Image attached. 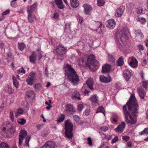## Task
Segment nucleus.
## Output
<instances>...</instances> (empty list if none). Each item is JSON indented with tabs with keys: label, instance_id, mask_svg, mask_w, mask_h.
I'll use <instances>...</instances> for the list:
<instances>
[{
	"label": "nucleus",
	"instance_id": "obj_25",
	"mask_svg": "<svg viewBox=\"0 0 148 148\" xmlns=\"http://www.w3.org/2000/svg\"><path fill=\"white\" fill-rule=\"evenodd\" d=\"M71 6L74 8L77 7L79 5L78 0H70Z\"/></svg>",
	"mask_w": 148,
	"mask_h": 148
},
{
	"label": "nucleus",
	"instance_id": "obj_40",
	"mask_svg": "<svg viewBox=\"0 0 148 148\" xmlns=\"http://www.w3.org/2000/svg\"><path fill=\"white\" fill-rule=\"evenodd\" d=\"M0 148H9L8 145L4 142L0 144Z\"/></svg>",
	"mask_w": 148,
	"mask_h": 148
},
{
	"label": "nucleus",
	"instance_id": "obj_43",
	"mask_svg": "<svg viewBox=\"0 0 148 148\" xmlns=\"http://www.w3.org/2000/svg\"><path fill=\"white\" fill-rule=\"evenodd\" d=\"M142 86L146 90L148 88V82L147 81H143L142 82Z\"/></svg>",
	"mask_w": 148,
	"mask_h": 148
},
{
	"label": "nucleus",
	"instance_id": "obj_49",
	"mask_svg": "<svg viewBox=\"0 0 148 148\" xmlns=\"http://www.w3.org/2000/svg\"><path fill=\"white\" fill-rule=\"evenodd\" d=\"M41 86L39 84H35L34 86V88L38 90L40 89Z\"/></svg>",
	"mask_w": 148,
	"mask_h": 148
},
{
	"label": "nucleus",
	"instance_id": "obj_62",
	"mask_svg": "<svg viewBox=\"0 0 148 148\" xmlns=\"http://www.w3.org/2000/svg\"><path fill=\"white\" fill-rule=\"evenodd\" d=\"M19 71L20 73H23L24 74H25V70H24L23 68L20 69V70H19Z\"/></svg>",
	"mask_w": 148,
	"mask_h": 148
},
{
	"label": "nucleus",
	"instance_id": "obj_59",
	"mask_svg": "<svg viewBox=\"0 0 148 148\" xmlns=\"http://www.w3.org/2000/svg\"><path fill=\"white\" fill-rule=\"evenodd\" d=\"M138 47L140 50H142L144 49V47L143 45H138Z\"/></svg>",
	"mask_w": 148,
	"mask_h": 148
},
{
	"label": "nucleus",
	"instance_id": "obj_51",
	"mask_svg": "<svg viewBox=\"0 0 148 148\" xmlns=\"http://www.w3.org/2000/svg\"><path fill=\"white\" fill-rule=\"evenodd\" d=\"M10 116L11 120L13 121L14 120V115L13 112L12 111H10Z\"/></svg>",
	"mask_w": 148,
	"mask_h": 148
},
{
	"label": "nucleus",
	"instance_id": "obj_34",
	"mask_svg": "<svg viewBox=\"0 0 148 148\" xmlns=\"http://www.w3.org/2000/svg\"><path fill=\"white\" fill-rule=\"evenodd\" d=\"M101 112L103 113L104 115H105V110L103 107L101 106H100L97 110L96 113Z\"/></svg>",
	"mask_w": 148,
	"mask_h": 148
},
{
	"label": "nucleus",
	"instance_id": "obj_45",
	"mask_svg": "<svg viewBox=\"0 0 148 148\" xmlns=\"http://www.w3.org/2000/svg\"><path fill=\"white\" fill-rule=\"evenodd\" d=\"M18 122L21 125H24L26 123V120L24 119H21L18 121Z\"/></svg>",
	"mask_w": 148,
	"mask_h": 148
},
{
	"label": "nucleus",
	"instance_id": "obj_58",
	"mask_svg": "<svg viewBox=\"0 0 148 148\" xmlns=\"http://www.w3.org/2000/svg\"><path fill=\"white\" fill-rule=\"evenodd\" d=\"M90 113V110L89 109H87L85 111V114L86 116L89 115Z\"/></svg>",
	"mask_w": 148,
	"mask_h": 148
},
{
	"label": "nucleus",
	"instance_id": "obj_16",
	"mask_svg": "<svg viewBox=\"0 0 148 148\" xmlns=\"http://www.w3.org/2000/svg\"><path fill=\"white\" fill-rule=\"evenodd\" d=\"M123 77L126 81H128L131 76V72L128 69L125 70L123 72Z\"/></svg>",
	"mask_w": 148,
	"mask_h": 148
},
{
	"label": "nucleus",
	"instance_id": "obj_36",
	"mask_svg": "<svg viewBox=\"0 0 148 148\" xmlns=\"http://www.w3.org/2000/svg\"><path fill=\"white\" fill-rule=\"evenodd\" d=\"M30 138L31 136L29 135H28L26 137L25 141V144H24L25 146H27L28 147H29V142L30 140Z\"/></svg>",
	"mask_w": 148,
	"mask_h": 148
},
{
	"label": "nucleus",
	"instance_id": "obj_24",
	"mask_svg": "<svg viewBox=\"0 0 148 148\" xmlns=\"http://www.w3.org/2000/svg\"><path fill=\"white\" fill-rule=\"evenodd\" d=\"M110 66L107 64H106L102 67V71L103 73H106L110 70Z\"/></svg>",
	"mask_w": 148,
	"mask_h": 148
},
{
	"label": "nucleus",
	"instance_id": "obj_47",
	"mask_svg": "<svg viewBox=\"0 0 148 148\" xmlns=\"http://www.w3.org/2000/svg\"><path fill=\"white\" fill-rule=\"evenodd\" d=\"M84 108L83 105L82 104H79L78 105L77 110L79 111H81Z\"/></svg>",
	"mask_w": 148,
	"mask_h": 148
},
{
	"label": "nucleus",
	"instance_id": "obj_64",
	"mask_svg": "<svg viewBox=\"0 0 148 148\" xmlns=\"http://www.w3.org/2000/svg\"><path fill=\"white\" fill-rule=\"evenodd\" d=\"M42 125H37L36 127L37 129L38 130H40L42 127Z\"/></svg>",
	"mask_w": 148,
	"mask_h": 148
},
{
	"label": "nucleus",
	"instance_id": "obj_60",
	"mask_svg": "<svg viewBox=\"0 0 148 148\" xmlns=\"http://www.w3.org/2000/svg\"><path fill=\"white\" fill-rule=\"evenodd\" d=\"M59 17V15L58 13L56 12L53 14V18L55 19L58 18Z\"/></svg>",
	"mask_w": 148,
	"mask_h": 148
},
{
	"label": "nucleus",
	"instance_id": "obj_30",
	"mask_svg": "<svg viewBox=\"0 0 148 148\" xmlns=\"http://www.w3.org/2000/svg\"><path fill=\"white\" fill-rule=\"evenodd\" d=\"M23 109L22 108H19L17 109L15 113V116L16 118H17L19 115L23 114Z\"/></svg>",
	"mask_w": 148,
	"mask_h": 148
},
{
	"label": "nucleus",
	"instance_id": "obj_12",
	"mask_svg": "<svg viewBox=\"0 0 148 148\" xmlns=\"http://www.w3.org/2000/svg\"><path fill=\"white\" fill-rule=\"evenodd\" d=\"M56 143L53 141H47L42 147L41 148H55Z\"/></svg>",
	"mask_w": 148,
	"mask_h": 148
},
{
	"label": "nucleus",
	"instance_id": "obj_52",
	"mask_svg": "<svg viewBox=\"0 0 148 148\" xmlns=\"http://www.w3.org/2000/svg\"><path fill=\"white\" fill-rule=\"evenodd\" d=\"M118 140V138L117 136H116L112 140L111 143L112 144L115 143Z\"/></svg>",
	"mask_w": 148,
	"mask_h": 148
},
{
	"label": "nucleus",
	"instance_id": "obj_32",
	"mask_svg": "<svg viewBox=\"0 0 148 148\" xmlns=\"http://www.w3.org/2000/svg\"><path fill=\"white\" fill-rule=\"evenodd\" d=\"M123 57L121 56L119 57L117 61V65L119 66H121L123 65L124 63Z\"/></svg>",
	"mask_w": 148,
	"mask_h": 148
},
{
	"label": "nucleus",
	"instance_id": "obj_27",
	"mask_svg": "<svg viewBox=\"0 0 148 148\" xmlns=\"http://www.w3.org/2000/svg\"><path fill=\"white\" fill-rule=\"evenodd\" d=\"M73 97L75 98L78 100H80V94L79 92L77 91H75L72 92V94Z\"/></svg>",
	"mask_w": 148,
	"mask_h": 148
},
{
	"label": "nucleus",
	"instance_id": "obj_15",
	"mask_svg": "<svg viewBox=\"0 0 148 148\" xmlns=\"http://www.w3.org/2000/svg\"><path fill=\"white\" fill-rule=\"evenodd\" d=\"M83 6L84 10V12L86 14H89L92 9L91 6L87 4H84Z\"/></svg>",
	"mask_w": 148,
	"mask_h": 148
},
{
	"label": "nucleus",
	"instance_id": "obj_37",
	"mask_svg": "<svg viewBox=\"0 0 148 148\" xmlns=\"http://www.w3.org/2000/svg\"><path fill=\"white\" fill-rule=\"evenodd\" d=\"M137 13L138 14H144L145 13V9L142 7H139L137 9Z\"/></svg>",
	"mask_w": 148,
	"mask_h": 148
},
{
	"label": "nucleus",
	"instance_id": "obj_6",
	"mask_svg": "<svg viewBox=\"0 0 148 148\" xmlns=\"http://www.w3.org/2000/svg\"><path fill=\"white\" fill-rule=\"evenodd\" d=\"M56 51L58 56L62 57L64 55L66 52V50L63 46L59 45L57 47Z\"/></svg>",
	"mask_w": 148,
	"mask_h": 148
},
{
	"label": "nucleus",
	"instance_id": "obj_19",
	"mask_svg": "<svg viewBox=\"0 0 148 148\" xmlns=\"http://www.w3.org/2000/svg\"><path fill=\"white\" fill-rule=\"evenodd\" d=\"M36 57V54L35 52H33L32 54L29 57L30 61L32 63H35L37 58Z\"/></svg>",
	"mask_w": 148,
	"mask_h": 148
},
{
	"label": "nucleus",
	"instance_id": "obj_63",
	"mask_svg": "<svg viewBox=\"0 0 148 148\" xmlns=\"http://www.w3.org/2000/svg\"><path fill=\"white\" fill-rule=\"evenodd\" d=\"M117 121V119L116 118H113L112 119V122L113 123H115Z\"/></svg>",
	"mask_w": 148,
	"mask_h": 148
},
{
	"label": "nucleus",
	"instance_id": "obj_50",
	"mask_svg": "<svg viewBox=\"0 0 148 148\" xmlns=\"http://www.w3.org/2000/svg\"><path fill=\"white\" fill-rule=\"evenodd\" d=\"M130 65L133 68H135L137 66V64H135L134 62L133 61H131L129 63Z\"/></svg>",
	"mask_w": 148,
	"mask_h": 148
},
{
	"label": "nucleus",
	"instance_id": "obj_39",
	"mask_svg": "<svg viewBox=\"0 0 148 148\" xmlns=\"http://www.w3.org/2000/svg\"><path fill=\"white\" fill-rule=\"evenodd\" d=\"M25 47V46L24 43H19L18 48L20 51H23Z\"/></svg>",
	"mask_w": 148,
	"mask_h": 148
},
{
	"label": "nucleus",
	"instance_id": "obj_11",
	"mask_svg": "<svg viewBox=\"0 0 148 148\" xmlns=\"http://www.w3.org/2000/svg\"><path fill=\"white\" fill-rule=\"evenodd\" d=\"M94 25L97 28L94 29V30L96 31L98 33L101 34L102 32V28H104L101 23L100 22H98L97 23H95Z\"/></svg>",
	"mask_w": 148,
	"mask_h": 148
},
{
	"label": "nucleus",
	"instance_id": "obj_17",
	"mask_svg": "<svg viewBox=\"0 0 148 148\" xmlns=\"http://www.w3.org/2000/svg\"><path fill=\"white\" fill-rule=\"evenodd\" d=\"M66 111L67 112H70L71 114L74 112V108L73 106L70 104H69L66 105Z\"/></svg>",
	"mask_w": 148,
	"mask_h": 148
},
{
	"label": "nucleus",
	"instance_id": "obj_42",
	"mask_svg": "<svg viewBox=\"0 0 148 148\" xmlns=\"http://www.w3.org/2000/svg\"><path fill=\"white\" fill-rule=\"evenodd\" d=\"M140 135H142L145 134H148V128H145L143 130L139 133Z\"/></svg>",
	"mask_w": 148,
	"mask_h": 148
},
{
	"label": "nucleus",
	"instance_id": "obj_4",
	"mask_svg": "<svg viewBox=\"0 0 148 148\" xmlns=\"http://www.w3.org/2000/svg\"><path fill=\"white\" fill-rule=\"evenodd\" d=\"M128 33V29L126 28L123 27L121 30L119 32V38L118 36L116 38L117 40V44L118 46L120 49L122 46L121 43L125 39H126V37Z\"/></svg>",
	"mask_w": 148,
	"mask_h": 148
},
{
	"label": "nucleus",
	"instance_id": "obj_38",
	"mask_svg": "<svg viewBox=\"0 0 148 148\" xmlns=\"http://www.w3.org/2000/svg\"><path fill=\"white\" fill-rule=\"evenodd\" d=\"M65 119L64 115L62 114H61V116L57 120V121L58 123L61 122L63 121Z\"/></svg>",
	"mask_w": 148,
	"mask_h": 148
},
{
	"label": "nucleus",
	"instance_id": "obj_35",
	"mask_svg": "<svg viewBox=\"0 0 148 148\" xmlns=\"http://www.w3.org/2000/svg\"><path fill=\"white\" fill-rule=\"evenodd\" d=\"M64 29L65 32H70L71 31V24L70 23L66 24Z\"/></svg>",
	"mask_w": 148,
	"mask_h": 148
},
{
	"label": "nucleus",
	"instance_id": "obj_26",
	"mask_svg": "<svg viewBox=\"0 0 148 148\" xmlns=\"http://www.w3.org/2000/svg\"><path fill=\"white\" fill-rule=\"evenodd\" d=\"M27 19L28 21L30 23H32L34 21V18L32 16V13L29 12V10L27 11Z\"/></svg>",
	"mask_w": 148,
	"mask_h": 148
},
{
	"label": "nucleus",
	"instance_id": "obj_57",
	"mask_svg": "<svg viewBox=\"0 0 148 148\" xmlns=\"http://www.w3.org/2000/svg\"><path fill=\"white\" fill-rule=\"evenodd\" d=\"M10 12V10L9 9H8L6 10L2 14V15L3 16L5 15H6L9 13Z\"/></svg>",
	"mask_w": 148,
	"mask_h": 148
},
{
	"label": "nucleus",
	"instance_id": "obj_20",
	"mask_svg": "<svg viewBox=\"0 0 148 148\" xmlns=\"http://www.w3.org/2000/svg\"><path fill=\"white\" fill-rule=\"evenodd\" d=\"M4 91L9 94H11L13 93L14 90L11 86L7 85L4 87Z\"/></svg>",
	"mask_w": 148,
	"mask_h": 148
},
{
	"label": "nucleus",
	"instance_id": "obj_44",
	"mask_svg": "<svg viewBox=\"0 0 148 148\" xmlns=\"http://www.w3.org/2000/svg\"><path fill=\"white\" fill-rule=\"evenodd\" d=\"M105 1L104 0H98L97 4L99 6H103L105 4Z\"/></svg>",
	"mask_w": 148,
	"mask_h": 148
},
{
	"label": "nucleus",
	"instance_id": "obj_48",
	"mask_svg": "<svg viewBox=\"0 0 148 148\" xmlns=\"http://www.w3.org/2000/svg\"><path fill=\"white\" fill-rule=\"evenodd\" d=\"M100 129L103 131L105 132L108 130V127L106 126H103L100 127Z\"/></svg>",
	"mask_w": 148,
	"mask_h": 148
},
{
	"label": "nucleus",
	"instance_id": "obj_18",
	"mask_svg": "<svg viewBox=\"0 0 148 148\" xmlns=\"http://www.w3.org/2000/svg\"><path fill=\"white\" fill-rule=\"evenodd\" d=\"M86 83L89 88L91 90H93L94 82L93 79L92 78H89L86 81Z\"/></svg>",
	"mask_w": 148,
	"mask_h": 148
},
{
	"label": "nucleus",
	"instance_id": "obj_3",
	"mask_svg": "<svg viewBox=\"0 0 148 148\" xmlns=\"http://www.w3.org/2000/svg\"><path fill=\"white\" fill-rule=\"evenodd\" d=\"M94 55L91 54L88 58L86 66L88 67L91 70L95 71L99 68V64L98 61L94 59Z\"/></svg>",
	"mask_w": 148,
	"mask_h": 148
},
{
	"label": "nucleus",
	"instance_id": "obj_2",
	"mask_svg": "<svg viewBox=\"0 0 148 148\" xmlns=\"http://www.w3.org/2000/svg\"><path fill=\"white\" fill-rule=\"evenodd\" d=\"M66 73L67 77L73 85H75L79 81V77L76 72L71 65H66Z\"/></svg>",
	"mask_w": 148,
	"mask_h": 148
},
{
	"label": "nucleus",
	"instance_id": "obj_29",
	"mask_svg": "<svg viewBox=\"0 0 148 148\" xmlns=\"http://www.w3.org/2000/svg\"><path fill=\"white\" fill-rule=\"evenodd\" d=\"M90 101L93 103H98V100L97 98V96L96 95H92L90 98Z\"/></svg>",
	"mask_w": 148,
	"mask_h": 148
},
{
	"label": "nucleus",
	"instance_id": "obj_33",
	"mask_svg": "<svg viewBox=\"0 0 148 148\" xmlns=\"http://www.w3.org/2000/svg\"><path fill=\"white\" fill-rule=\"evenodd\" d=\"M12 79L13 85L16 88H18L19 86L18 82L14 76L12 77Z\"/></svg>",
	"mask_w": 148,
	"mask_h": 148
},
{
	"label": "nucleus",
	"instance_id": "obj_28",
	"mask_svg": "<svg viewBox=\"0 0 148 148\" xmlns=\"http://www.w3.org/2000/svg\"><path fill=\"white\" fill-rule=\"evenodd\" d=\"M54 1L59 9H62L64 8L62 0H54Z\"/></svg>",
	"mask_w": 148,
	"mask_h": 148
},
{
	"label": "nucleus",
	"instance_id": "obj_5",
	"mask_svg": "<svg viewBox=\"0 0 148 148\" xmlns=\"http://www.w3.org/2000/svg\"><path fill=\"white\" fill-rule=\"evenodd\" d=\"M73 125L69 119L66 121L65 123V134L66 137L68 138H71L73 136L72 131Z\"/></svg>",
	"mask_w": 148,
	"mask_h": 148
},
{
	"label": "nucleus",
	"instance_id": "obj_53",
	"mask_svg": "<svg viewBox=\"0 0 148 148\" xmlns=\"http://www.w3.org/2000/svg\"><path fill=\"white\" fill-rule=\"evenodd\" d=\"M73 119L74 120L76 121H78L79 120V116L77 115H75L73 116Z\"/></svg>",
	"mask_w": 148,
	"mask_h": 148
},
{
	"label": "nucleus",
	"instance_id": "obj_21",
	"mask_svg": "<svg viewBox=\"0 0 148 148\" xmlns=\"http://www.w3.org/2000/svg\"><path fill=\"white\" fill-rule=\"evenodd\" d=\"M38 3L37 2H36L34 4L31 5L30 7L29 6H28L27 7V11L28 10H29V12H32V13L33 11L35 9L37 6Z\"/></svg>",
	"mask_w": 148,
	"mask_h": 148
},
{
	"label": "nucleus",
	"instance_id": "obj_46",
	"mask_svg": "<svg viewBox=\"0 0 148 148\" xmlns=\"http://www.w3.org/2000/svg\"><path fill=\"white\" fill-rule=\"evenodd\" d=\"M108 58L112 62L115 61V59L113 56L110 54H108Z\"/></svg>",
	"mask_w": 148,
	"mask_h": 148
},
{
	"label": "nucleus",
	"instance_id": "obj_22",
	"mask_svg": "<svg viewBox=\"0 0 148 148\" xmlns=\"http://www.w3.org/2000/svg\"><path fill=\"white\" fill-rule=\"evenodd\" d=\"M139 96L142 99H144L145 94V92L144 89L142 88H137Z\"/></svg>",
	"mask_w": 148,
	"mask_h": 148
},
{
	"label": "nucleus",
	"instance_id": "obj_55",
	"mask_svg": "<svg viewBox=\"0 0 148 148\" xmlns=\"http://www.w3.org/2000/svg\"><path fill=\"white\" fill-rule=\"evenodd\" d=\"M88 141V145L91 146L92 145V140L90 137H88L87 139Z\"/></svg>",
	"mask_w": 148,
	"mask_h": 148
},
{
	"label": "nucleus",
	"instance_id": "obj_9",
	"mask_svg": "<svg viewBox=\"0 0 148 148\" xmlns=\"http://www.w3.org/2000/svg\"><path fill=\"white\" fill-rule=\"evenodd\" d=\"M100 81L104 83H108L112 81L111 77L109 75L108 77H106L103 75H101L99 77Z\"/></svg>",
	"mask_w": 148,
	"mask_h": 148
},
{
	"label": "nucleus",
	"instance_id": "obj_31",
	"mask_svg": "<svg viewBox=\"0 0 148 148\" xmlns=\"http://www.w3.org/2000/svg\"><path fill=\"white\" fill-rule=\"evenodd\" d=\"M26 94L27 97L29 98L34 96V92L33 91L28 90L26 92Z\"/></svg>",
	"mask_w": 148,
	"mask_h": 148
},
{
	"label": "nucleus",
	"instance_id": "obj_8",
	"mask_svg": "<svg viewBox=\"0 0 148 148\" xmlns=\"http://www.w3.org/2000/svg\"><path fill=\"white\" fill-rule=\"evenodd\" d=\"M35 77V75L34 72H31L29 74V77L26 79L28 84L32 86L33 84V82Z\"/></svg>",
	"mask_w": 148,
	"mask_h": 148
},
{
	"label": "nucleus",
	"instance_id": "obj_23",
	"mask_svg": "<svg viewBox=\"0 0 148 148\" xmlns=\"http://www.w3.org/2000/svg\"><path fill=\"white\" fill-rule=\"evenodd\" d=\"M135 34L136 35L135 37L136 39H138V38L141 39L143 36V34L140 30L135 31Z\"/></svg>",
	"mask_w": 148,
	"mask_h": 148
},
{
	"label": "nucleus",
	"instance_id": "obj_41",
	"mask_svg": "<svg viewBox=\"0 0 148 148\" xmlns=\"http://www.w3.org/2000/svg\"><path fill=\"white\" fill-rule=\"evenodd\" d=\"M82 88L83 89H85V90L84 91H83V95H86V96H88L89 95V92H90V91L89 90H88V89H87V88H86L85 89H84V87L83 86L82 87Z\"/></svg>",
	"mask_w": 148,
	"mask_h": 148
},
{
	"label": "nucleus",
	"instance_id": "obj_56",
	"mask_svg": "<svg viewBox=\"0 0 148 148\" xmlns=\"http://www.w3.org/2000/svg\"><path fill=\"white\" fill-rule=\"evenodd\" d=\"M77 20H78V22L80 23H82L83 21V18L80 16H78L77 18Z\"/></svg>",
	"mask_w": 148,
	"mask_h": 148
},
{
	"label": "nucleus",
	"instance_id": "obj_7",
	"mask_svg": "<svg viewBox=\"0 0 148 148\" xmlns=\"http://www.w3.org/2000/svg\"><path fill=\"white\" fill-rule=\"evenodd\" d=\"M27 132L25 130H21L18 138V144L20 146L21 145L24 138L27 136Z\"/></svg>",
	"mask_w": 148,
	"mask_h": 148
},
{
	"label": "nucleus",
	"instance_id": "obj_1",
	"mask_svg": "<svg viewBox=\"0 0 148 148\" xmlns=\"http://www.w3.org/2000/svg\"><path fill=\"white\" fill-rule=\"evenodd\" d=\"M138 109V106L136 100L133 95H131L129 101L123 108L125 121L127 124L132 125L136 123Z\"/></svg>",
	"mask_w": 148,
	"mask_h": 148
},
{
	"label": "nucleus",
	"instance_id": "obj_13",
	"mask_svg": "<svg viewBox=\"0 0 148 148\" xmlns=\"http://www.w3.org/2000/svg\"><path fill=\"white\" fill-rule=\"evenodd\" d=\"M125 124L124 122H123L121 124L119 125L117 127L114 129V130L116 132L119 133H122L125 127Z\"/></svg>",
	"mask_w": 148,
	"mask_h": 148
},
{
	"label": "nucleus",
	"instance_id": "obj_54",
	"mask_svg": "<svg viewBox=\"0 0 148 148\" xmlns=\"http://www.w3.org/2000/svg\"><path fill=\"white\" fill-rule=\"evenodd\" d=\"M122 139L123 140L127 141L130 139V137L128 136H122Z\"/></svg>",
	"mask_w": 148,
	"mask_h": 148
},
{
	"label": "nucleus",
	"instance_id": "obj_61",
	"mask_svg": "<svg viewBox=\"0 0 148 148\" xmlns=\"http://www.w3.org/2000/svg\"><path fill=\"white\" fill-rule=\"evenodd\" d=\"M4 107V102L2 103L0 106V108L1 109V110H3Z\"/></svg>",
	"mask_w": 148,
	"mask_h": 148
},
{
	"label": "nucleus",
	"instance_id": "obj_10",
	"mask_svg": "<svg viewBox=\"0 0 148 148\" xmlns=\"http://www.w3.org/2000/svg\"><path fill=\"white\" fill-rule=\"evenodd\" d=\"M125 8L124 6H121L117 9L115 12V16L117 17H121L123 13Z\"/></svg>",
	"mask_w": 148,
	"mask_h": 148
},
{
	"label": "nucleus",
	"instance_id": "obj_14",
	"mask_svg": "<svg viewBox=\"0 0 148 148\" xmlns=\"http://www.w3.org/2000/svg\"><path fill=\"white\" fill-rule=\"evenodd\" d=\"M116 25V22L113 19H110L108 20L106 23V26L108 28L111 29H113Z\"/></svg>",
	"mask_w": 148,
	"mask_h": 148
}]
</instances>
